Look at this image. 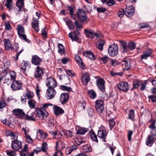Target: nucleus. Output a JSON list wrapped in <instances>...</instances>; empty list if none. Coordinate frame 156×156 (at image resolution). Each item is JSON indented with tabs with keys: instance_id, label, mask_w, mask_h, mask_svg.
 Here are the masks:
<instances>
[{
	"instance_id": "37",
	"label": "nucleus",
	"mask_w": 156,
	"mask_h": 156,
	"mask_svg": "<svg viewBox=\"0 0 156 156\" xmlns=\"http://www.w3.org/2000/svg\"><path fill=\"white\" fill-rule=\"evenodd\" d=\"M142 84V82L139 80H136L133 83V87L131 89L132 90L134 88H137Z\"/></svg>"
},
{
	"instance_id": "19",
	"label": "nucleus",
	"mask_w": 156,
	"mask_h": 156,
	"mask_svg": "<svg viewBox=\"0 0 156 156\" xmlns=\"http://www.w3.org/2000/svg\"><path fill=\"white\" fill-rule=\"evenodd\" d=\"M47 91V98L48 99L53 98L56 93V91L53 88H48Z\"/></svg>"
},
{
	"instance_id": "36",
	"label": "nucleus",
	"mask_w": 156,
	"mask_h": 156,
	"mask_svg": "<svg viewBox=\"0 0 156 156\" xmlns=\"http://www.w3.org/2000/svg\"><path fill=\"white\" fill-rule=\"evenodd\" d=\"M90 136L91 139L92 140L96 142H98L97 136L92 130L90 131Z\"/></svg>"
},
{
	"instance_id": "9",
	"label": "nucleus",
	"mask_w": 156,
	"mask_h": 156,
	"mask_svg": "<svg viewBox=\"0 0 156 156\" xmlns=\"http://www.w3.org/2000/svg\"><path fill=\"white\" fill-rule=\"evenodd\" d=\"M84 33L86 37L90 38H93L95 36H97V37H99L97 33L90 29H85L84 30Z\"/></svg>"
},
{
	"instance_id": "10",
	"label": "nucleus",
	"mask_w": 156,
	"mask_h": 156,
	"mask_svg": "<svg viewBox=\"0 0 156 156\" xmlns=\"http://www.w3.org/2000/svg\"><path fill=\"white\" fill-rule=\"evenodd\" d=\"M47 82L46 85L49 88H53L56 87L57 85V83L56 80L52 77H49L47 79Z\"/></svg>"
},
{
	"instance_id": "1",
	"label": "nucleus",
	"mask_w": 156,
	"mask_h": 156,
	"mask_svg": "<svg viewBox=\"0 0 156 156\" xmlns=\"http://www.w3.org/2000/svg\"><path fill=\"white\" fill-rule=\"evenodd\" d=\"M40 16V14L37 12H36L35 15H33V18L32 20L31 25L32 27L36 31H38L39 30V23L38 19Z\"/></svg>"
},
{
	"instance_id": "15",
	"label": "nucleus",
	"mask_w": 156,
	"mask_h": 156,
	"mask_svg": "<svg viewBox=\"0 0 156 156\" xmlns=\"http://www.w3.org/2000/svg\"><path fill=\"white\" fill-rule=\"evenodd\" d=\"M134 12V8L132 5H130L126 8L125 11V15L128 17L133 16Z\"/></svg>"
},
{
	"instance_id": "7",
	"label": "nucleus",
	"mask_w": 156,
	"mask_h": 156,
	"mask_svg": "<svg viewBox=\"0 0 156 156\" xmlns=\"http://www.w3.org/2000/svg\"><path fill=\"white\" fill-rule=\"evenodd\" d=\"M11 147L13 149L17 151L22 147L21 142L17 139H14L12 141Z\"/></svg>"
},
{
	"instance_id": "61",
	"label": "nucleus",
	"mask_w": 156,
	"mask_h": 156,
	"mask_svg": "<svg viewBox=\"0 0 156 156\" xmlns=\"http://www.w3.org/2000/svg\"><path fill=\"white\" fill-rule=\"evenodd\" d=\"M66 72L67 74L69 76L72 77L75 75V73L70 70H66Z\"/></svg>"
},
{
	"instance_id": "17",
	"label": "nucleus",
	"mask_w": 156,
	"mask_h": 156,
	"mask_svg": "<svg viewBox=\"0 0 156 156\" xmlns=\"http://www.w3.org/2000/svg\"><path fill=\"white\" fill-rule=\"evenodd\" d=\"M42 61V59L37 55L32 56L31 62L33 64L36 65H40Z\"/></svg>"
},
{
	"instance_id": "16",
	"label": "nucleus",
	"mask_w": 156,
	"mask_h": 156,
	"mask_svg": "<svg viewBox=\"0 0 156 156\" xmlns=\"http://www.w3.org/2000/svg\"><path fill=\"white\" fill-rule=\"evenodd\" d=\"M153 53V51L150 48L144 51L143 54L141 55V59H146L148 57L151 55Z\"/></svg>"
},
{
	"instance_id": "30",
	"label": "nucleus",
	"mask_w": 156,
	"mask_h": 156,
	"mask_svg": "<svg viewBox=\"0 0 156 156\" xmlns=\"http://www.w3.org/2000/svg\"><path fill=\"white\" fill-rule=\"evenodd\" d=\"M105 41L103 40H100L96 43V47L101 51L103 49V46L105 44Z\"/></svg>"
},
{
	"instance_id": "26",
	"label": "nucleus",
	"mask_w": 156,
	"mask_h": 156,
	"mask_svg": "<svg viewBox=\"0 0 156 156\" xmlns=\"http://www.w3.org/2000/svg\"><path fill=\"white\" fill-rule=\"evenodd\" d=\"M69 97V95L67 93H62L60 96V100L62 104L65 103L68 100Z\"/></svg>"
},
{
	"instance_id": "41",
	"label": "nucleus",
	"mask_w": 156,
	"mask_h": 156,
	"mask_svg": "<svg viewBox=\"0 0 156 156\" xmlns=\"http://www.w3.org/2000/svg\"><path fill=\"white\" fill-rule=\"evenodd\" d=\"M69 36L72 39L73 41H76L78 39L77 35H75L74 33H72V32L70 33L69 34Z\"/></svg>"
},
{
	"instance_id": "13",
	"label": "nucleus",
	"mask_w": 156,
	"mask_h": 156,
	"mask_svg": "<svg viewBox=\"0 0 156 156\" xmlns=\"http://www.w3.org/2000/svg\"><path fill=\"white\" fill-rule=\"evenodd\" d=\"M97 85L100 90L104 92L105 90V80L102 78H99L97 80Z\"/></svg>"
},
{
	"instance_id": "43",
	"label": "nucleus",
	"mask_w": 156,
	"mask_h": 156,
	"mask_svg": "<svg viewBox=\"0 0 156 156\" xmlns=\"http://www.w3.org/2000/svg\"><path fill=\"white\" fill-rule=\"evenodd\" d=\"M136 46V44L132 42H129L128 44V48L131 50L134 49L135 48Z\"/></svg>"
},
{
	"instance_id": "59",
	"label": "nucleus",
	"mask_w": 156,
	"mask_h": 156,
	"mask_svg": "<svg viewBox=\"0 0 156 156\" xmlns=\"http://www.w3.org/2000/svg\"><path fill=\"white\" fill-rule=\"evenodd\" d=\"M124 14H125V11H124V9H121L119 10L118 13V16L119 17L122 18Z\"/></svg>"
},
{
	"instance_id": "58",
	"label": "nucleus",
	"mask_w": 156,
	"mask_h": 156,
	"mask_svg": "<svg viewBox=\"0 0 156 156\" xmlns=\"http://www.w3.org/2000/svg\"><path fill=\"white\" fill-rule=\"evenodd\" d=\"M86 106V103L84 101H83L80 104L79 106L81 110H84Z\"/></svg>"
},
{
	"instance_id": "39",
	"label": "nucleus",
	"mask_w": 156,
	"mask_h": 156,
	"mask_svg": "<svg viewBox=\"0 0 156 156\" xmlns=\"http://www.w3.org/2000/svg\"><path fill=\"white\" fill-rule=\"evenodd\" d=\"M74 140L76 143L78 145H80L85 142V140L81 138L80 137H76L74 139Z\"/></svg>"
},
{
	"instance_id": "4",
	"label": "nucleus",
	"mask_w": 156,
	"mask_h": 156,
	"mask_svg": "<svg viewBox=\"0 0 156 156\" xmlns=\"http://www.w3.org/2000/svg\"><path fill=\"white\" fill-rule=\"evenodd\" d=\"M76 14L77 17L81 22L87 21V18L84 10L82 9H78Z\"/></svg>"
},
{
	"instance_id": "28",
	"label": "nucleus",
	"mask_w": 156,
	"mask_h": 156,
	"mask_svg": "<svg viewBox=\"0 0 156 156\" xmlns=\"http://www.w3.org/2000/svg\"><path fill=\"white\" fill-rule=\"evenodd\" d=\"M83 55L87 57L92 60H94L96 59L94 54L91 51H89L84 52L83 53Z\"/></svg>"
},
{
	"instance_id": "3",
	"label": "nucleus",
	"mask_w": 156,
	"mask_h": 156,
	"mask_svg": "<svg viewBox=\"0 0 156 156\" xmlns=\"http://www.w3.org/2000/svg\"><path fill=\"white\" fill-rule=\"evenodd\" d=\"M107 135V133L106 132V128L104 126L101 125L99 128L98 131V137L101 139L103 142H105Z\"/></svg>"
},
{
	"instance_id": "51",
	"label": "nucleus",
	"mask_w": 156,
	"mask_h": 156,
	"mask_svg": "<svg viewBox=\"0 0 156 156\" xmlns=\"http://www.w3.org/2000/svg\"><path fill=\"white\" fill-rule=\"evenodd\" d=\"M155 121H152L150 124L149 126V128L151 130H153L154 129H156V126H155Z\"/></svg>"
},
{
	"instance_id": "32",
	"label": "nucleus",
	"mask_w": 156,
	"mask_h": 156,
	"mask_svg": "<svg viewBox=\"0 0 156 156\" xmlns=\"http://www.w3.org/2000/svg\"><path fill=\"white\" fill-rule=\"evenodd\" d=\"M54 112L56 115H58L64 113V110L58 106H55L54 107Z\"/></svg>"
},
{
	"instance_id": "25",
	"label": "nucleus",
	"mask_w": 156,
	"mask_h": 156,
	"mask_svg": "<svg viewBox=\"0 0 156 156\" xmlns=\"http://www.w3.org/2000/svg\"><path fill=\"white\" fill-rule=\"evenodd\" d=\"M75 59L76 62L78 64L80 68L82 69H84L85 68L84 63L82 61V59L80 56L77 55L76 56Z\"/></svg>"
},
{
	"instance_id": "38",
	"label": "nucleus",
	"mask_w": 156,
	"mask_h": 156,
	"mask_svg": "<svg viewBox=\"0 0 156 156\" xmlns=\"http://www.w3.org/2000/svg\"><path fill=\"white\" fill-rule=\"evenodd\" d=\"M88 129L84 128H80L77 130V133L83 135L88 131Z\"/></svg>"
},
{
	"instance_id": "53",
	"label": "nucleus",
	"mask_w": 156,
	"mask_h": 156,
	"mask_svg": "<svg viewBox=\"0 0 156 156\" xmlns=\"http://www.w3.org/2000/svg\"><path fill=\"white\" fill-rule=\"evenodd\" d=\"M60 87L61 89L64 91H67L69 92L71 90L70 87H68L64 85H61Z\"/></svg>"
},
{
	"instance_id": "60",
	"label": "nucleus",
	"mask_w": 156,
	"mask_h": 156,
	"mask_svg": "<svg viewBox=\"0 0 156 156\" xmlns=\"http://www.w3.org/2000/svg\"><path fill=\"white\" fill-rule=\"evenodd\" d=\"M42 151L45 152L48 149L47 144L46 143H43L42 145Z\"/></svg>"
},
{
	"instance_id": "6",
	"label": "nucleus",
	"mask_w": 156,
	"mask_h": 156,
	"mask_svg": "<svg viewBox=\"0 0 156 156\" xmlns=\"http://www.w3.org/2000/svg\"><path fill=\"white\" fill-rule=\"evenodd\" d=\"M43 74L44 72L42 69L39 66H37L35 69L34 75V78L39 80H41Z\"/></svg>"
},
{
	"instance_id": "45",
	"label": "nucleus",
	"mask_w": 156,
	"mask_h": 156,
	"mask_svg": "<svg viewBox=\"0 0 156 156\" xmlns=\"http://www.w3.org/2000/svg\"><path fill=\"white\" fill-rule=\"evenodd\" d=\"M58 46L59 49L58 50V52L60 54L63 53L64 52L65 50L64 48V47L62 44H59Z\"/></svg>"
},
{
	"instance_id": "14",
	"label": "nucleus",
	"mask_w": 156,
	"mask_h": 156,
	"mask_svg": "<svg viewBox=\"0 0 156 156\" xmlns=\"http://www.w3.org/2000/svg\"><path fill=\"white\" fill-rule=\"evenodd\" d=\"M12 112L14 115L20 119H23L25 115V114L23 111L20 109H15Z\"/></svg>"
},
{
	"instance_id": "64",
	"label": "nucleus",
	"mask_w": 156,
	"mask_h": 156,
	"mask_svg": "<svg viewBox=\"0 0 156 156\" xmlns=\"http://www.w3.org/2000/svg\"><path fill=\"white\" fill-rule=\"evenodd\" d=\"M56 152L55 153L54 156H62V152L58 150H56Z\"/></svg>"
},
{
	"instance_id": "62",
	"label": "nucleus",
	"mask_w": 156,
	"mask_h": 156,
	"mask_svg": "<svg viewBox=\"0 0 156 156\" xmlns=\"http://www.w3.org/2000/svg\"><path fill=\"white\" fill-rule=\"evenodd\" d=\"M10 76L11 79L13 80V81L16 80V73L13 71H11L10 73Z\"/></svg>"
},
{
	"instance_id": "54",
	"label": "nucleus",
	"mask_w": 156,
	"mask_h": 156,
	"mask_svg": "<svg viewBox=\"0 0 156 156\" xmlns=\"http://www.w3.org/2000/svg\"><path fill=\"white\" fill-rule=\"evenodd\" d=\"M51 104L45 103L41 105V108L42 110H44L47 108L49 106H52Z\"/></svg>"
},
{
	"instance_id": "21",
	"label": "nucleus",
	"mask_w": 156,
	"mask_h": 156,
	"mask_svg": "<svg viewBox=\"0 0 156 156\" xmlns=\"http://www.w3.org/2000/svg\"><path fill=\"white\" fill-rule=\"evenodd\" d=\"M81 80L83 84L87 85L90 80L89 73H83L82 75Z\"/></svg>"
},
{
	"instance_id": "55",
	"label": "nucleus",
	"mask_w": 156,
	"mask_h": 156,
	"mask_svg": "<svg viewBox=\"0 0 156 156\" xmlns=\"http://www.w3.org/2000/svg\"><path fill=\"white\" fill-rule=\"evenodd\" d=\"M147 80H145L144 83H142V84L140 85H141V87L140 88V89L141 90L143 91L145 90L146 87V84H147Z\"/></svg>"
},
{
	"instance_id": "44",
	"label": "nucleus",
	"mask_w": 156,
	"mask_h": 156,
	"mask_svg": "<svg viewBox=\"0 0 156 156\" xmlns=\"http://www.w3.org/2000/svg\"><path fill=\"white\" fill-rule=\"evenodd\" d=\"M108 122L110 129L111 130L113 127L115 126V123L113 119L112 118L109 119L108 120Z\"/></svg>"
},
{
	"instance_id": "12",
	"label": "nucleus",
	"mask_w": 156,
	"mask_h": 156,
	"mask_svg": "<svg viewBox=\"0 0 156 156\" xmlns=\"http://www.w3.org/2000/svg\"><path fill=\"white\" fill-rule=\"evenodd\" d=\"M118 87L120 90L126 92L129 89L128 84L126 82H121L118 83Z\"/></svg>"
},
{
	"instance_id": "42",
	"label": "nucleus",
	"mask_w": 156,
	"mask_h": 156,
	"mask_svg": "<svg viewBox=\"0 0 156 156\" xmlns=\"http://www.w3.org/2000/svg\"><path fill=\"white\" fill-rule=\"evenodd\" d=\"M35 104V101L33 100H30L28 101V105L31 108H34Z\"/></svg>"
},
{
	"instance_id": "52",
	"label": "nucleus",
	"mask_w": 156,
	"mask_h": 156,
	"mask_svg": "<svg viewBox=\"0 0 156 156\" xmlns=\"http://www.w3.org/2000/svg\"><path fill=\"white\" fill-rule=\"evenodd\" d=\"M9 65L10 63L9 61H6L4 63V66L6 71H9Z\"/></svg>"
},
{
	"instance_id": "11",
	"label": "nucleus",
	"mask_w": 156,
	"mask_h": 156,
	"mask_svg": "<svg viewBox=\"0 0 156 156\" xmlns=\"http://www.w3.org/2000/svg\"><path fill=\"white\" fill-rule=\"evenodd\" d=\"M11 87L13 90H19L22 88V83L18 80L13 81Z\"/></svg>"
},
{
	"instance_id": "8",
	"label": "nucleus",
	"mask_w": 156,
	"mask_h": 156,
	"mask_svg": "<svg viewBox=\"0 0 156 156\" xmlns=\"http://www.w3.org/2000/svg\"><path fill=\"white\" fill-rule=\"evenodd\" d=\"M95 107L99 113H102L104 108L103 101L101 100H97L95 101Z\"/></svg>"
},
{
	"instance_id": "50",
	"label": "nucleus",
	"mask_w": 156,
	"mask_h": 156,
	"mask_svg": "<svg viewBox=\"0 0 156 156\" xmlns=\"http://www.w3.org/2000/svg\"><path fill=\"white\" fill-rule=\"evenodd\" d=\"M26 94L27 98L28 99H32L34 96L33 93H31L29 91L26 92Z\"/></svg>"
},
{
	"instance_id": "29",
	"label": "nucleus",
	"mask_w": 156,
	"mask_h": 156,
	"mask_svg": "<svg viewBox=\"0 0 156 156\" xmlns=\"http://www.w3.org/2000/svg\"><path fill=\"white\" fill-rule=\"evenodd\" d=\"M36 112L37 113L36 114L37 117H38L41 119L44 118L45 116V113L42 111L41 109L37 108L36 109Z\"/></svg>"
},
{
	"instance_id": "35",
	"label": "nucleus",
	"mask_w": 156,
	"mask_h": 156,
	"mask_svg": "<svg viewBox=\"0 0 156 156\" xmlns=\"http://www.w3.org/2000/svg\"><path fill=\"white\" fill-rule=\"evenodd\" d=\"M82 149L84 152H90L92 151V149L91 146L89 144H86L83 146Z\"/></svg>"
},
{
	"instance_id": "24",
	"label": "nucleus",
	"mask_w": 156,
	"mask_h": 156,
	"mask_svg": "<svg viewBox=\"0 0 156 156\" xmlns=\"http://www.w3.org/2000/svg\"><path fill=\"white\" fill-rule=\"evenodd\" d=\"M27 147L28 145L25 144L22 150L20 151V156H29V151Z\"/></svg>"
},
{
	"instance_id": "20",
	"label": "nucleus",
	"mask_w": 156,
	"mask_h": 156,
	"mask_svg": "<svg viewBox=\"0 0 156 156\" xmlns=\"http://www.w3.org/2000/svg\"><path fill=\"white\" fill-rule=\"evenodd\" d=\"M25 119L27 120L35 121L36 119H37V115L35 112L30 113V112H28Z\"/></svg>"
},
{
	"instance_id": "63",
	"label": "nucleus",
	"mask_w": 156,
	"mask_h": 156,
	"mask_svg": "<svg viewBox=\"0 0 156 156\" xmlns=\"http://www.w3.org/2000/svg\"><path fill=\"white\" fill-rule=\"evenodd\" d=\"M111 62L112 65L113 66H115L120 63V62H118L116 60L112 59L111 60Z\"/></svg>"
},
{
	"instance_id": "40",
	"label": "nucleus",
	"mask_w": 156,
	"mask_h": 156,
	"mask_svg": "<svg viewBox=\"0 0 156 156\" xmlns=\"http://www.w3.org/2000/svg\"><path fill=\"white\" fill-rule=\"evenodd\" d=\"M12 0H6L5 4V6L10 10H11L12 8Z\"/></svg>"
},
{
	"instance_id": "49",
	"label": "nucleus",
	"mask_w": 156,
	"mask_h": 156,
	"mask_svg": "<svg viewBox=\"0 0 156 156\" xmlns=\"http://www.w3.org/2000/svg\"><path fill=\"white\" fill-rule=\"evenodd\" d=\"M39 133L40 134V136L41 138L44 139L46 138L47 135V134L43 132L42 130H39Z\"/></svg>"
},
{
	"instance_id": "56",
	"label": "nucleus",
	"mask_w": 156,
	"mask_h": 156,
	"mask_svg": "<svg viewBox=\"0 0 156 156\" xmlns=\"http://www.w3.org/2000/svg\"><path fill=\"white\" fill-rule=\"evenodd\" d=\"M87 112L89 116L90 117H91L93 116V115L94 113V111L92 108H89L88 109Z\"/></svg>"
},
{
	"instance_id": "33",
	"label": "nucleus",
	"mask_w": 156,
	"mask_h": 156,
	"mask_svg": "<svg viewBox=\"0 0 156 156\" xmlns=\"http://www.w3.org/2000/svg\"><path fill=\"white\" fill-rule=\"evenodd\" d=\"M77 148V146L76 145H73L66 149V153L67 155L69 154L73 151L76 150Z\"/></svg>"
},
{
	"instance_id": "2",
	"label": "nucleus",
	"mask_w": 156,
	"mask_h": 156,
	"mask_svg": "<svg viewBox=\"0 0 156 156\" xmlns=\"http://www.w3.org/2000/svg\"><path fill=\"white\" fill-rule=\"evenodd\" d=\"M17 30L18 34L20 38L24 40L29 43L30 42V41L27 38L26 35L24 34L25 31L23 27L20 25H18Z\"/></svg>"
},
{
	"instance_id": "34",
	"label": "nucleus",
	"mask_w": 156,
	"mask_h": 156,
	"mask_svg": "<svg viewBox=\"0 0 156 156\" xmlns=\"http://www.w3.org/2000/svg\"><path fill=\"white\" fill-rule=\"evenodd\" d=\"M134 111L133 109L129 110L128 113V119L133 121L135 120Z\"/></svg>"
},
{
	"instance_id": "18",
	"label": "nucleus",
	"mask_w": 156,
	"mask_h": 156,
	"mask_svg": "<svg viewBox=\"0 0 156 156\" xmlns=\"http://www.w3.org/2000/svg\"><path fill=\"white\" fill-rule=\"evenodd\" d=\"M24 0H18L17 2L16 5L18 7L19 9H15L14 11L16 13V15H18L20 14V12L21 11V8L24 5Z\"/></svg>"
},
{
	"instance_id": "57",
	"label": "nucleus",
	"mask_w": 156,
	"mask_h": 156,
	"mask_svg": "<svg viewBox=\"0 0 156 156\" xmlns=\"http://www.w3.org/2000/svg\"><path fill=\"white\" fill-rule=\"evenodd\" d=\"M67 9L69 11L70 14H72L74 13V7L73 6H68Z\"/></svg>"
},
{
	"instance_id": "31",
	"label": "nucleus",
	"mask_w": 156,
	"mask_h": 156,
	"mask_svg": "<svg viewBox=\"0 0 156 156\" xmlns=\"http://www.w3.org/2000/svg\"><path fill=\"white\" fill-rule=\"evenodd\" d=\"M87 94L91 99L95 98L97 95L95 91L93 89H90L87 90Z\"/></svg>"
},
{
	"instance_id": "27",
	"label": "nucleus",
	"mask_w": 156,
	"mask_h": 156,
	"mask_svg": "<svg viewBox=\"0 0 156 156\" xmlns=\"http://www.w3.org/2000/svg\"><path fill=\"white\" fill-rule=\"evenodd\" d=\"M155 140V139L152 136L149 135L147 140L146 144L149 146H151Z\"/></svg>"
},
{
	"instance_id": "48",
	"label": "nucleus",
	"mask_w": 156,
	"mask_h": 156,
	"mask_svg": "<svg viewBox=\"0 0 156 156\" xmlns=\"http://www.w3.org/2000/svg\"><path fill=\"white\" fill-rule=\"evenodd\" d=\"M63 132L64 134L66 136L71 137L73 136L72 132L70 130H65Z\"/></svg>"
},
{
	"instance_id": "46",
	"label": "nucleus",
	"mask_w": 156,
	"mask_h": 156,
	"mask_svg": "<svg viewBox=\"0 0 156 156\" xmlns=\"http://www.w3.org/2000/svg\"><path fill=\"white\" fill-rule=\"evenodd\" d=\"M6 152L7 155L9 156H16V154L15 151L7 150Z\"/></svg>"
},
{
	"instance_id": "5",
	"label": "nucleus",
	"mask_w": 156,
	"mask_h": 156,
	"mask_svg": "<svg viewBox=\"0 0 156 156\" xmlns=\"http://www.w3.org/2000/svg\"><path fill=\"white\" fill-rule=\"evenodd\" d=\"M118 46L115 44H111L108 48V54L112 57L115 56L118 54Z\"/></svg>"
},
{
	"instance_id": "23",
	"label": "nucleus",
	"mask_w": 156,
	"mask_h": 156,
	"mask_svg": "<svg viewBox=\"0 0 156 156\" xmlns=\"http://www.w3.org/2000/svg\"><path fill=\"white\" fill-rule=\"evenodd\" d=\"M4 42L5 49L7 50H14L13 48L12 47V45L11 44L10 41L9 39H4Z\"/></svg>"
},
{
	"instance_id": "47",
	"label": "nucleus",
	"mask_w": 156,
	"mask_h": 156,
	"mask_svg": "<svg viewBox=\"0 0 156 156\" xmlns=\"http://www.w3.org/2000/svg\"><path fill=\"white\" fill-rule=\"evenodd\" d=\"M66 23L69 29H74V27L73 23L71 21L69 20L68 21H66Z\"/></svg>"
},
{
	"instance_id": "22",
	"label": "nucleus",
	"mask_w": 156,
	"mask_h": 156,
	"mask_svg": "<svg viewBox=\"0 0 156 156\" xmlns=\"http://www.w3.org/2000/svg\"><path fill=\"white\" fill-rule=\"evenodd\" d=\"M120 63L122 66V67L123 70H127L129 69L131 67V65L130 62H128L126 60H122Z\"/></svg>"
}]
</instances>
